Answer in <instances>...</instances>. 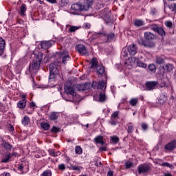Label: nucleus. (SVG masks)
Returning a JSON list of instances; mask_svg holds the SVG:
<instances>
[{"label":"nucleus","instance_id":"nucleus-1","mask_svg":"<svg viewBox=\"0 0 176 176\" xmlns=\"http://www.w3.org/2000/svg\"><path fill=\"white\" fill-rule=\"evenodd\" d=\"M42 58H43V53H42L41 52L34 54L32 63L29 67V71L30 73H32V71H36L37 69H39Z\"/></svg>","mask_w":176,"mask_h":176},{"label":"nucleus","instance_id":"nucleus-2","mask_svg":"<svg viewBox=\"0 0 176 176\" xmlns=\"http://www.w3.org/2000/svg\"><path fill=\"white\" fill-rule=\"evenodd\" d=\"M92 5L93 0H84L82 4L74 3L72 5L71 9L75 12H82V10H89Z\"/></svg>","mask_w":176,"mask_h":176},{"label":"nucleus","instance_id":"nucleus-3","mask_svg":"<svg viewBox=\"0 0 176 176\" xmlns=\"http://www.w3.org/2000/svg\"><path fill=\"white\" fill-rule=\"evenodd\" d=\"M60 65H61V61L58 59H56L53 63L50 65V80L54 79L60 74L58 71Z\"/></svg>","mask_w":176,"mask_h":176},{"label":"nucleus","instance_id":"nucleus-4","mask_svg":"<svg viewBox=\"0 0 176 176\" xmlns=\"http://www.w3.org/2000/svg\"><path fill=\"white\" fill-rule=\"evenodd\" d=\"M64 90L66 94H70L71 96H76V92H75V89H74V87H72V84H71V82H67L65 84Z\"/></svg>","mask_w":176,"mask_h":176},{"label":"nucleus","instance_id":"nucleus-5","mask_svg":"<svg viewBox=\"0 0 176 176\" xmlns=\"http://www.w3.org/2000/svg\"><path fill=\"white\" fill-rule=\"evenodd\" d=\"M138 43L140 46H144V47H155V43L153 41H145L144 38H139Z\"/></svg>","mask_w":176,"mask_h":176},{"label":"nucleus","instance_id":"nucleus-6","mask_svg":"<svg viewBox=\"0 0 176 176\" xmlns=\"http://www.w3.org/2000/svg\"><path fill=\"white\" fill-rule=\"evenodd\" d=\"M151 29L153 31H155V32H157V34H160V36H164V35H166V31H164V29H163L162 27H159L156 24L152 25L151 26Z\"/></svg>","mask_w":176,"mask_h":176},{"label":"nucleus","instance_id":"nucleus-7","mask_svg":"<svg viewBox=\"0 0 176 176\" xmlns=\"http://www.w3.org/2000/svg\"><path fill=\"white\" fill-rule=\"evenodd\" d=\"M92 87L96 90H102V89H104V87H107V82H104V80L94 82L92 83Z\"/></svg>","mask_w":176,"mask_h":176},{"label":"nucleus","instance_id":"nucleus-8","mask_svg":"<svg viewBox=\"0 0 176 176\" xmlns=\"http://www.w3.org/2000/svg\"><path fill=\"white\" fill-rule=\"evenodd\" d=\"M76 50L80 54H82V56H86L87 54V50H86V46L82 44H78L76 46Z\"/></svg>","mask_w":176,"mask_h":176},{"label":"nucleus","instance_id":"nucleus-9","mask_svg":"<svg viewBox=\"0 0 176 176\" xmlns=\"http://www.w3.org/2000/svg\"><path fill=\"white\" fill-rule=\"evenodd\" d=\"M127 50L131 56H135L138 50V47H137V45L135 44H131L129 46H128Z\"/></svg>","mask_w":176,"mask_h":176},{"label":"nucleus","instance_id":"nucleus-10","mask_svg":"<svg viewBox=\"0 0 176 176\" xmlns=\"http://www.w3.org/2000/svg\"><path fill=\"white\" fill-rule=\"evenodd\" d=\"M159 85L157 81H148L146 82V90H153L156 89V86Z\"/></svg>","mask_w":176,"mask_h":176},{"label":"nucleus","instance_id":"nucleus-11","mask_svg":"<svg viewBox=\"0 0 176 176\" xmlns=\"http://www.w3.org/2000/svg\"><path fill=\"white\" fill-rule=\"evenodd\" d=\"M87 89H89V84H80L76 85L75 87V91H85V90H87Z\"/></svg>","mask_w":176,"mask_h":176},{"label":"nucleus","instance_id":"nucleus-12","mask_svg":"<svg viewBox=\"0 0 176 176\" xmlns=\"http://www.w3.org/2000/svg\"><path fill=\"white\" fill-rule=\"evenodd\" d=\"M150 167L148 165L146 164H142L138 167V173L139 174H142V173H148V171H149L150 170Z\"/></svg>","mask_w":176,"mask_h":176},{"label":"nucleus","instance_id":"nucleus-13","mask_svg":"<svg viewBox=\"0 0 176 176\" xmlns=\"http://www.w3.org/2000/svg\"><path fill=\"white\" fill-rule=\"evenodd\" d=\"M144 38L148 42H152L153 39H156V36H155L153 33H151L150 32H144Z\"/></svg>","mask_w":176,"mask_h":176},{"label":"nucleus","instance_id":"nucleus-14","mask_svg":"<svg viewBox=\"0 0 176 176\" xmlns=\"http://www.w3.org/2000/svg\"><path fill=\"white\" fill-rule=\"evenodd\" d=\"M52 41H42L40 44V46L41 49H44L45 50H46V49L52 47Z\"/></svg>","mask_w":176,"mask_h":176},{"label":"nucleus","instance_id":"nucleus-15","mask_svg":"<svg viewBox=\"0 0 176 176\" xmlns=\"http://www.w3.org/2000/svg\"><path fill=\"white\" fill-rule=\"evenodd\" d=\"M175 148H176V140L171 141L164 146V149L166 151H173Z\"/></svg>","mask_w":176,"mask_h":176},{"label":"nucleus","instance_id":"nucleus-16","mask_svg":"<svg viewBox=\"0 0 176 176\" xmlns=\"http://www.w3.org/2000/svg\"><path fill=\"white\" fill-rule=\"evenodd\" d=\"M6 46V43L5 40L0 37V56H2L5 53V47Z\"/></svg>","mask_w":176,"mask_h":176},{"label":"nucleus","instance_id":"nucleus-17","mask_svg":"<svg viewBox=\"0 0 176 176\" xmlns=\"http://www.w3.org/2000/svg\"><path fill=\"white\" fill-rule=\"evenodd\" d=\"M62 59V63L63 64H67V61H69L71 60V56L69 55H65L64 54H60V58L58 59L61 61Z\"/></svg>","mask_w":176,"mask_h":176},{"label":"nucleus","instance_id":"nucleus-18","mask_svg":"<svg viewBox=\"0 0 176 176\" xmlns=\"http://www.w3.org/2000/svg\"><path fill=\"white\" fill-rule=\"evenodd\" d=\"M164 71H165V72H171V71H173V69H174V66H173L172 64L170 63H167L166 65H164L162 67Z\"/></svg>","mask_w":176,"mask_h":176},{"label":"nucleus","instance_id":"nucleus-19","mask_svg":"<svg viewBox=\"0 0 176 176\" xmlns=\"http://www.w3.org/2000/svg\"><path fill=\"white\" fill-rule=\"evenodd\" d=\"M12 157L10 153H6L1 160L2 163H9V160Z\"/></svg>","mask_w":176,"mask_h":176},{"label":"nucleus","instance_id":"nucleus-20","mask_svg":"<svg viewBox=\"0 0 176 176\" xmlns=\"http://www.w3.org/2000/svg\"><path fill=\"white\" fill-rule=\"evenodd\" d=\"M22 100H20L17 105L19 108L23 109L25 107V104L27 102V100H25V96H22Z\"/></svg>","mask_w":176,"mask_h":176},{"label":"nucleus","instance_id":"nucleus-21","mask_svg":"<svg viewBox=\"0 0 176 176\" xmlns=\"http://www.w3.org/2000/svg\"><path fill=\"white\" fill-rule=\"evenodd\" d=\"M100 35L105 36L106 34H105V33H102V32L94 33L89 38V41L91 42V41H94L95 39H97V38H98V36H100Z\"/></svg>","mask_w":176,"mask_h":176},{"label":"nucleus","instance_id":"nucleus-22","mask_svg":"<svg viewBox=\"0 0 176 176\" xmlns=\"http://www.w3.org/2000/svg\"><path fill=\"white\" fill-rule=\"evenodd\" d=\"M49 118L50 120H57L58 119V112H52L49 115Z\"/></svg>","mask_w":176,"mask_h":176},{"label":"nucleus","instance_id":"nucleus-23","mask_svg":"<svg viewBox=\"0 0 176 176\" xmlns=\"http://www.w3.org/2000/svg\"><path fill=\"white\" fill-rule=\"evenodd\" d=\"M2 145L3 146V148L5 149H6L7 151H10V149H12L13 148V146H12V144H9V142L3 140V143Z\"/></svg>","mask_w":176,"mask_h":176},{"label":"nucleus","instance_id":"nucleus-24","mask_svg":"<svg viewBox=\"0 0 176 176\" xmlns=\"http://www.w3.org/2000/svg\"><path fill=\"white\" fill-rule=\"evenodd\" d=\"M136 61H137V59L135 57H131V58H129L127 62L125 63V64H128V65L133 67V65L135 64Z\"/></svg>","mask_w":176,"mask_h":176},{"label":"nucleus","instance_id":"nucleus-25","mask_svg":"<svg viewBox=\"0 0 176 176\" xmlns=\"http://www.w3.org/2000/svg\"><path fill=\"white\" fill-rule=\"evenodd\" d=\"M133 24L135 27H142L144 23V21L141 19H136L134 21Z\"/></svg>","mask_w":176,"mask_h":176},{"label":"nucleus","instance_id":"nucleus-26","mask_svg":"<svg viewBox=\"0 0 176 176\" xmlns=\"http://www.w3.org/2000/svg\"><path fill=\"white\" fill-rule=\"evenodd\" d=\"M97 74L99 75H102L105 72V68L104 66H97L96 67Z\"/></svg>","mask_w":176,"mask_h":176},{"label":"nucleus","instance_id":"nucleus-27","mask_svg":"<svg viewBox=\"0 0 176 176\" xmlns=\"http://www.w3.org/2000/svg\"><path fill=\"white\" fill-rule=\"evenodd\" d=\"M49 153L50 156H53L54 157H57V156L61 155V153L60 151H54L53 149L49 150Z\"/></svg>","mask_w":176,"mask_h":176},{"label":"nucleus","instance_id":"nucleus-28","mask_svg":"<svg viewBox=\"0 0 176 176\" xmlns=\"http://www.w3.org/2000/svg\"><path fill=\"white\" fill-rule=\"evenodd\" d=\"M155 63L159 64V65L164 64V58H163V56H157L155 58Z\"/></svg>","mask_w":176,"mask_h":176},{"label":"nucleus","instance_id":"nucleus-29","mask_svg":"<svg viewBox=\"0 0 176 176\" xmlns=\"http://www.w3.org/2000/svg\"><path fill=\"white\" fill-rule=\"evenodd\" d=\"M94 141L96 142L97 144H100L101 145H104V140L102 136L99 135L94 138Z\"/></svg>","mask_w":176,"mask_h":176},{"label":"nucleus","instance_id":"nucleus-30","mask_svg":"<svg viewBox=\"0 0 176 176\" xmlns=\"http://www.w3.org/2000/svg\"><path fill=\"white\" fill-rule=\"evenodd\" d=\"M91 64V68H97L98 67V62L97 61V59L92 58V60L90 62Z\"/></svg>","mask_w":176,"mask_h":176},{"label":"nucleus","instance_id":"nucleus-31","mask_svg":"<svg viewBox=\"0 0 176 176\" xmlns=\"http://www.w3.org/2000/svg\"><path fill=\"white\" fill-rule=\"evenodd\" d=\"M41 127L43 128L45 131H47L50 129V124L47 122H41Z\"/></svg>","mask_w":176,"mask_h":176},{"label":"nucleus","instance_id":"nucleus-32","mask_svg":"<svg viewBox=\"0 0 176 176\" xmlns=\"http://www.w3.org/2000/svg\"><path fill=\"white\" fill-rule=\"evenodd\" d=\"M27 10V7L25 4H23L20 8V14L21 16H25V11Z\"/></svg>","mask_w":176,"mask_h":176},{"label":"nucleus","instance_id":"nucleus-33","mask_svg":"<svg viewBox=\"0 0 176 176\" xmlns=\"http://www.w3.org/2000/svg\"><path fill=\"white\" fill-rule=\"evenodd\" d=\"M107 100V95H105V93L101 92L99 95V101L100 102H104Z\"/></svg>","mask_w":176,"mask_h":176},{"label":"nucleus","instance_id":"nucleus-34","mask_svg":"<svg viewBox=\"0 0 176 176\" xmlns=\"http://www.w3.org/2000/svg\"><path fill=\"white\" fill-rule=\"evenodd\" d=\"M21 123L23 124V126H27V124L30 123V118L27 116H25L21 121Z\"/></svg>","mask_w":176,"mask_h":176},{"label":"nucleus","instance_id":"nucleus-35","mask_svg":"<svg viewBox=\"0 0 176 176\" xmlns=\"http://www.w3.org/2000/svg\"><path fill=\"white\" fill-rule=\"evenodd\" d=\"M129 104L132 106V107H135V105H137V104H138V98H132L129 100Z\"/></svg>","mask_w":176,"mask_h":176},{"label":"nucleus","instance_id":"nucleus-36","mask_svg":"<svg viewBox=\"0 0 176 176\" xmlns=\"http://www.w3.org/2000/svg\"><path fill=\"white\" fill-rule=\"evenodd\" d=\"M80 28V26H74V25H70L69 28V32H75V31H78Z\"/></svg>","mask_w":176,"mask_h":176},{"label":"nucleus","instance_id":"nucleus-37","mask_svg":"<svg viewBox=\"0 0 176 176\" xmlns=\"http://www.w3.org/2000/svg\"><path fill=\"white\" fill-rule=\"evenodd\" d=\"M136 63L138 67H140L141 68H146V64L141 62L140 60L137 59Z\"/></svg>","mask_w":176,"mask_h":176},{"label":"nucleus","instance_id":"nucleus-38","mask_svg":"<svg viewBox=\"0 0 176 176\" xmlns=\"http://www.w3.org/2000/svg\"><path fill=\"white\" fill-rule=\"evenodd\" d=\"M148 69L151 72H156V66L155 64H151L148 65Z\"/></svg>","mask_w":176,"mask_h":176},{"label":"nucleus","instance_id":"nucleus-39","mask_svg":"<svg viewBox=\"0 0 176 176\" xmlns=\"http://www.w3.org/2000/svg\"><path fill=\"white\" fill-rule=\"evenodd\" d=\"M75 152L77 155H81L82 153V148L79 146H76Z\"/></svg>","mask_w":176,"mask_h":176},{"label":"nucleus","instance_id":"nucleus-40","mask_svg":"<svg viewBox=\"0 0 176 176\" xmlns=\"http://www.w3.org/2000/svg\"><path fill=\"white\" fill-rule=\"evenodd\" d=\"M107 39L108 41H113L115 39V34L110 33L107 35Z\"/></svg>","mask_w":176,"mask_h":176},{"label":"nucleus","instance_id":"nucleus-41","mask_svg":"<svg viewBox=\"0 0 176 176\" xmlns=\"http://www.w3.org/2000/svg\"><path fill=\"white\" fill-rule=\"evenodd\" d=\"M42 176H52V171L47 170L42 173Z\"/></svg>","mask_w":176,"mask_h":176},{"label":"nucleus","instance_id":"nucleus-42","mask_svg":"<svg viewBox=\"0 0 176 176\" xmlns=\"http://www.w3.org/2000/svg\"><path fill=\"white\" fill-rule=\"evenodd\" d=\"M70 168L72 170H74V171H80V167L78 166H74V165H72L70 166Z\"/></svg>","mask_w":176,"mask_h":176},{"label":"nucleus","instance_id":"nucleus-43","mask_svg":"<svg viewBox=\"0 0 176 176\" xmlns=\"http://www.w3.org/2000/svg\"><path fill=\"white\" fill-rule=\"evenodd\" d=\"M165 25H166L168 28H173V22L168 21L165 22Z\"/></svg>","mask_w":176,"mask_h":176},{"label":"nucleus","instance_id":"nucleus-44","mask_svg":"<svg viewBox=\"0 0 176 176\" xmlns=\"http://www.w3.org/2000/svg\"><path fill=\"white\" fill-rule=\"evenodd\" d=\"M162 166H166V167H169V168H171V169L174 168V166H173V165L168 164V162H164V163H163V164H162Z\"/></svg>","mask_w":176,"mask_h":176},{"label":"nucleus","instance_id":"nucleus-45","mask_svg":"<svg viewBox=\"0 0 176 176\" xmlns=\"http://www.w3.org/2000/svg\"><path fill=\"white\" fill-rule=\"evenodd\" d=\"M111 140L114 144H118V142H119V138L116 136L111 137Z\"/></svg>","mask_w":176,"mask_h":176},{"label":"nucleus","instance_id":"nucleus-46","mask_svg":"<svg viewBox=\"0 0 176 176\" xmlns=\"http://www.w3.org/2000/svg\"><path fill=\"white\" fill-rule=\"evenodd\" d=\"M51 131H52V133H58V131H60V129H59V128H57L56 126H53L51 129Z\"/></svg>","mask_w":176,"mask_h":176},{"label":"nucleus","instance_id":"nucleus-47","mask_svg":"<svg viewBox=\"0 0 176 176\" xmlns=\"http://www.w3.org/2000/svg\"><path fill=\"white\" fill-rule=\"evenodd\" d=\"M119 115V111H115L112 115H111V118L112 119H116Z\"/></svg>","mask_w":176,"mask_h":176},{"label":"nucleus","instance_id":"nucleus-48","mask_svg":"<svg viewBox=\"0 0 176 176\" xmlns=\"http://www.w3.org/2000/svg\"><path fill=\"white\" fill-rule=\"evenodd\" d=\"M128 133H133L134 131V126L129 125L127 129Z\"/></svg>","mask_w":176,"mask_h":176},{"label":"nucleus","instance_id":"nucleus-49","mask_svg":"<svg viewBox=\"0 0 176 176\" xmlns=\"http://www.w3.org/2000/svg\"><path fill=\"white\" fill-rule=\"evenodd\" d=\"M131 166H133V163H131L130 162H125L126 168H130V167H131Z\"/></svg>","mask_w":176,"mask_h":176},{"label":"nucleus","instance_id":"nucleus-50","mask_svg":"<svg viewBox=\"0 0 176 176\" xmlns=\"http://www.w3.org/2000/svg\"><path fill=\"white\" fill-rule=\"evenodd\" d=\"M141 126H142V130H144V131L148 130V124L145 123H142Z\"/></svg>","mask_w":176,"mask_h":176},{"label":"nucleus","instance_id":"nucleus-51","mask_svg":"<svg viewBox=\"0 0 176 176\" xmlns=\"http://www.w3.org/2000/svg\"><path fill=\"white\" fill-rule=\"evenodd\" d=\"M58 170H65V165L64 164H60L58 166Z\"/></svg>","mask_w":176,"mask_h":176},{"label":"nucleus","instance_id":"nucleus-52","mask_svg":"<svg viewBox=\"0 0 176 176\" xmlns=\"http://www.w3.org/2000/svg\"><path fill=\"white\" fill-rule=\"evenodd\" d=\"M109 123L112 124V126H115V124H116V120H115V118H111Z\"/></svg>","mask_w":176,"mask_h":176},{"label":"nucleus","instance_id":"nucleus-53","mask_svg":"<svg viewBox=\"0 0 176 176\" xmlns=\"http://www.w3.org/2000/svg\"><path fill=\"white\" fill-rule=\"evenodd\" d=\"M122 55L123 56V57H127L129 56V54L127 53V51H123Z\"/></svg>","mask_w":176,"mask_h":176},{"label":"nucleus","instance_id":"nucleus-54","mask_svg":"<svg viewBox=\"0 0 176 176\" xmlns=\"http://www.w3.org/2000/svg\"><path fill=\"white\" fill-rule=\"evenodd\" d=\"M69 2V0H61V3L63 4V5H68V3Z\"/></svg>","mask_w":176,"mask_h":176},{"label":"nucleus","instance_id":"nucleus-55","mask_svg":"<svg viewBox=\"0 0 176 176\" xmlns=\"http://www.w3.org/2000/svg\"><path fill=\"white\" fill-rule=\"evenodd\" d=\"M113 170H109L107 173V176H113Z\"/></svg>","mask_w":176,"mask_h":176},{"label":"nucleus","instance_id":"nucleus-56","mask_svg":"<svg viewBox=\"0 0 176 176\" xmlns=\"http://www.w3.org/2000/svg\"><path fill=\"white\" fill-rule=\"evenodd\" d=\"M47 2H50V3H56V0H46Z\"/></svg>","mask_w":176,"mask_h":176},{"label":"nucleus","instance_id":"nucleus-57","mask_svg":"<svg viewBox=\"0 0 176 176\" xmlns=\"http://www.w3.org/2000/svg\"><path fill=\"white\" fill-rule=\"evenodd\" d=\"M85 28H86L87 30H89V28H90V24L89 23H85Z\"/></svg>","mask_w":176,"mask_h":176},{"label":"nucleus","instance_id":"nucleus-58","mask_svg":"<svg viewBox=\"0 0 176 176\" xmlns=\"http://www.w3.org/2000/svg\"><path fill=\"white\" fill-rule=\"evenodd\" d=\"M100 150L102 152V151H107V147H100Z\"/></svg>","mask_w":176,"mask_h":176},{"label":"nucleus","instance_id":"nucleus-59","mask_svg":"<svg viewBox=\"0 0 176 176\" xmlns=\"http://www.w3.org/2000/svg\"><path fill=\"white\" fill-rule=\"evenodd\" d=\"M3 175H5V176H10V173H8V172H4L3 173Z\"/></svg>","mask_w":176,"mask_h":176},{"label":"nucleus","instance_id":"nucleus-60","mask_svg":"<svg viewBox=\"0 0 176 176\" xmlns=\"http://www.w3.org/2000/svg\"><path fill=\"white\" fill-rule=\"evenodd\" d=\"M18 168H19L21 171H22V170L24 168V166H23V165H20V166L18 167Z\"/></svg>","mask_w":176,"mask_h":176},{"label":"nucleus","instance_id":"nucleus-61","mask_svg":"<svg viewBox=\"0 0 176 176\" xmlns=\"http://www.w3.org/2000/svg\"><path fill=\"white\" fill-rule=\"evenodd\" d=\"M30 105L31 108H34V107H35V103L34 102H32L30 104Z\"/></svg>","mask_w":176,"mask_h":176},{"label":"nucleus","instance_id":"nucleus-62","mask_svg":"<svg viewBox=\"0 0 176 176\" xmlns=\"http://www.w3.org/2000/svg\"><path fill=\"white\" fill-rule=\"evenodd\" d=\"M164 176H173L171 173H164Z\"/></svg>","mask_w":176,"mask_h":176},{"label":"nucleus","instance_id":"nucleus-63","mask_svg":"<svg viewBox=\"0 0 176 176\" xmlns=\"http://www.w3.org/2000/svg\"><path fill=\"white\" fill-rule=\"evenodd\" d=\"M173 10H176V4H174L173 7Z\"/></svg>","mask_w":176,"mask_h":176},{"label":"nucleus","instance_id":"nucleus-64","mask_svg":"<svg viewBox=\"0 0 176 176\" xmlns=\"http://www.w3.org/2000/svg\"><path fill=\"white\" fill-rule=\"evenodd\" d=\"M13 130H14V128L13 126H11V127H10V131H13Z\"/></svg>","mask_w":176,"mask_h":176}]
</instances>
